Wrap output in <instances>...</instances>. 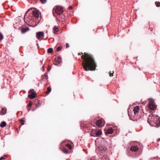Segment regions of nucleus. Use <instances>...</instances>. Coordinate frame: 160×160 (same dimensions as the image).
<instances>
[{"label":"nucleus","mask_w":160,"mask_h":160,"mask_svg":"<svg viewBox=\"0 0 160 160\" xmlns=\"http://www.w3.org/2000/svg\"><path fill=\"white\" fill-rule=\"evenodd\" d=\"M6 156V155H4L3 156L1 157L0 158V160H2L3 159L5 158Z\"/></svg>","instance_id":"7c9ffc66"},{"label":"nucleus","mask_w":160,"mask_h":160,"mask_svg":"<svg viewBox=\"0 0 160 160\" xmlns=\"http://www.w3.org/2000/svg\"><path fill=\"white\" fill-rule=\"evenodd\" d=\"M27 18V16L25 15L24 17L25 19H26V18Z\"/></svg>","instance_id":"a19ab883"},{"label":"nucleus","mask_w":160,"mask_h":160,"mask_svg":"<svg viewBox=\"0 0 160 160\" xmlns=\"http://www.w3.org/2000/svg\"><path fill=\"white\" fill-rule=\"evenodd\" d=\"M68 9H72V6H69V7H68Z\"/></svg>","instance_id":"f704fd0d"},{"label":"nucleus","mask_w":160,"mask_h":160,"mask_svg":"<svg viewBox=\"0 0 160 160\" xmlns=\"http://www.w3.org/2000/svg\"><path fill=\"white\" fill-rule=\"evenodd\" d=\"M29 30V28L28 27L23 28H22L21 31L22 33H24L28 31Z\"/></svg>","instance_id":"4468645a"},{"label":"nucleus","mask_w":160,"mask_h":160,"mask_svg":"<svg viewBox=\"0 0 160 160\" xmlns=\"http://www.w3.org/2000/svg\"><path fill=\"white\" fill-rule=\"evenodd\" d=\"M106 150V148L103 146H100L96 148V152L98 154L102 155Z\"/></svg>","instance_id":"20e7f679"},{"label":"nucleus","mask_w":160,"mask_h":160,"mask_svg":"<svg viewBox=\"0 0 160 160\" xmlns=\"http://www.w3.org/2000/svg\"><path fill=\"white\" fill-rule=\"evenodd\" d=\"M62 49V47H58L57 49H56V51H57V52H59V51H60V50H61V49Z\"/></svg>","instance_id":"c85d7f7f"},{"label":"nucleus","mask_w":160,"mask_h":160,"mask_svg":"<svg viewBox=\"0 0 160 160\" xmlns=\"http://www.w3.org/2000/svg\"><path fill=\"white\" fill-rule=\"evenodd\" d=\"M66 147L69 149H71L72 148V146L69 144H67L66 145Z\"/></svg>","instance_id":"5701e85b"},{"label":"nucleus","mask_w":160,"mask_h":160,"mask_svg":"<svg viewBox=\"0 0 160 160\" xmlns=\"http://www.w3.org/2000/svg\"><path fill=\"white\" fill-rule=\"evenodd\" d=\"M102 120L100 119L98 120L96 122V125L98 127H101L102 125Z\"/></svg>","instance_id":"f3484780"},{"label":"nucleus","mask_w":160,"mask_h":160,"mask_svg":"<svg viewBox=\"0 0 160 160\" xmlns=\"http://www.w3.org/2000/svg\"><path fill=\"white\" fill-rule=\"evenodd\" d=\"M63 12V10L62 8L59 6H56L53 9V14L54 17H56L57 16L56 14L57 15L62 14Z\"/></svg>","instance_id":"7ed1b4c3"},{"label":"nucleus","mask_w":160,"mask_h":160,"mask_svg":"<svg viewBox=\"0 0 160 160\" xmlns=\"http://www.w3.org/2000/svg\"><path fill=\"white\" fill-rule=\"evenodd\" d=\"M155 4L157 7H159L160 6V2H156Z\"/></svg>","instance_id":"393cba45"},{"label":"nucleus","mask_w":160,"mask_h":160,"mask_svg":"<svg viewBox=\"0 0 160 160\" xmlns=\"http://www.w3.org/2000/svg\"><path fill=\"white\" fill-rule=\"evenodd\" d=\"M48 91L46 92V93L47 94H48L50 92L51 89L49 87H48Z\"/></svg>","instance_id":"b1692460"},{"label":"nucleus","mask_w":160,"mask_h":160,"mask_svg":"<svg viewBox=\"0 0 160 160\" xmlns=\"http://www.w3.org/2000/svg\"><path fill=\"white\" fill-rule=\"evenodd\" d=\"M148 122L152 126L159 127L160 126V118L157 115L152 114L149 115Z\"/></svg>","instance_id":"f03ea898"},{"label":"nucleus","mask_w":160,"mask_h":160,"mask_svg":"<svg viewBox=\"0 0 160 160\" xmlns=\"http://www.w3.org/2000/svg\"><path fill=\"white\" fill-rule=\"evenodd\" d=\"M42 36L44 37V33L42 32H38L36 33V37L38 40H40V37Z\"/></svg>","instance_id":"9b49d317"},{"label":"nucleus","mask_w":160,"mask_h":160,"mask_svg":"<svg viewBox=\"0 0 160 160\" xmlns=\"http://www.w3.org/2000/svg\"><path fill=\"white\" fill-rule=\"evenodd\" d=\"M7 112V109L5 108H2L1 111V115H3L5 114Z\"/></svg>","instance_id":"dca6fc26"},{"label":"nucleus","mask_w":160,"mask_h":160,"mask_svg":"<svg viewBox=\"0 0 160 160\" xmlns=\"http://www.w3.org/2000/svg\"><path fill=\"white\" fill-rule=\"evenodd\" d=\"M29 93H31L30 94L28 95V97L31 99H33L35 97L36 95L34 92L33 90H32L29 91Z\"/></svg>","instance_id":"9d476101"},{"label":"nucleus","mask_w":160,"mask_h":160,"mask_svg":"<svg viewBox=\"0 0 160 160\" xmlns=\"http://www.w3.org/2000/svg\"><path fill=\"white\" fill-rule=\"evenodd\" d=\"M114 73L113 71H112V73L111 72V71L109 72V74L110 77H112L113 76V73Z\"/></svg>","instance_id":"c756f323"},{"label":"nucleus","mask_w":160,"mask_h":160,"mask_svg":"<svg viewBox=\"0 0 160 160\" xmlns=\"http://www.w3.org/2000/svg\"><path fill=\"white\" fill-rule=\"evenodd\" d=\"M102 158V160H110V159L107 156H103Z\"/></svg>","instance_id":"aec40b11"},{"label":"nucleus","mask_w":160,"mask_h":160,"mask_svg":"<svg viewBox=\"0 0 160 160\" xmlns=\"http://www.w3.org/2000/svg\"><path fill=\"white\" fill-rule=\"evenodd\" d=\"M128 113L130 119L132 120H134L135 118L137 117V116L138 115L133 111L132 110L131 111V110L129 109L128 110Z\"/></svg>","instance_id":"39448f33"},{"label":"nucleus","mask_w":160,"mask_h":160,"mask_svg":"<svg viewBox=\"0 0 160 160\" xmlns=\"http://www.w3.org/2000/svg\"><path fill=\"white\" fill-rule=\"evenodd\" d=\"M130 150L131 151L133 152H134L135 153L134 155V156H133L134 157H138L140 154V153L137 152L138 150V148L137 146H132L130 148Z\"/></svg>","instance_id":"423d86ee"},{"label":"nucleus","mask_w":160,"mask_h":160,"mask_svg":"<svg viewBox=\"0 0 160 160\" xmlns=\"http://www.w3.org/2000/svg\"><path fill=\"white\" fill-rule=\"evenodd\" d=\"M47 0H40V2L42 3H44L46 2Z\"/></svg>","instance_id":"2f4dec72"},{"label":"nucleus","mask_w":160,"mask_h":160,"mask_svg":"<svg viewBox=\"0 0 160 160\" xmlns=\"http://www.w3.org/2000/svg\"><path fill=\"white\" fill-rule=\"evenodd\" d=\"M20 122L22 125L24 124V120L23 119H22L20 120Z\"/></svg>","instance_id":"bb28decb"},{"label":"nucleus","mask_w":160,"mask_h":160,"mask_svg":"<svg viewBox=\"0 0 160 160\" xmlns=\"http://www.w3.org/2000/svg\"><path fill=\"white\" fill-rule=\"evenodd\" d=\"M148 108L151 110H154L156 108V106L154 104V102H150L148 104Z\"/></svg>","instance_id":"0eeeda50"},{"label":"nucleus","mask_w":160,"mask_h":160,"mask_svg":"<svg viewBox=\"0 0 160 160\" xmlns=\"http://www.w3.org/2000/svg\"><path fill=\"white\" fill-rule=\"evenodd\" d=\"M140 107L139 106H137L132 109V111H133L138 115V111Z\"/></svg>","instance_id":"f8f14e48"},{"label":"nucleus","mask_w":160,"mask_h":160,"mask_svg":"<svg viewBox=\"0 0 160 160\" xmlns=\"http://www.w3.org/2000/svg\"><path fill=\"white\" fill-rule=\"evenodd\" d=\"M32 102H29V104L28 105V108H30L32 106Z\"/></svg>","instance_id":"473e14b6"},{"label":"nucleus","mask_w":160,"mask_h":160,"mask_svg":"<svg viewBox=\"0 0 160 160\" xmlns=\"http://www.w3.org/2000/svg\"><path fill=\"white\" fill-rule=\"evenodd\" d=\"M28 111H29L30 110V109H28Z\"/></svg>","instance_id":"37998d69"},{"label":"nucleus","mask_w":160,"mask_h":160,"mask_svg":"<svg viewBox=\"0 0 160 160\" xmlns=\"http://www.w3.org/2000/svg\"><path fill=\"white\" fill-rule=\"evenodd\" d=\"M34 110H35L34 109H32V111H34Z\"/></svg>","instance_id":"79ce46f5"},{"label":"nucleus","mask_w":160,"mask_h":160,"mask_svg":"<svg viewBox=\"0 0 160 160\" xmlns=\"http://www.w3.org/2000/svg\"><path fill=\"white\" fill-rule=\"evenodd\" d=\"M102 134V132L100 131H98L95 133V134L93 136L95 137H97Z\"/></svg>","instance_id":"6ab92c4d"},{"label":"nucleus","mask_w":160,"mask_h":160,"mask_svg":"<svg viewBox=\"0 0 160 160\" xmlns=\"http://www.w3.org/2000/svg\"><path fill=\"white\" fill-rule=\"evenodd\" d=\"M48 70L49 71H50V69H51V68H48Z\"/></svg>","instance_id":"58836bf2"},{"label":"nucleus","mask_w":160,"mask_h":160,"mask_svg":"<svg viewBox=\"0 0 160 160\" xmlns=\"http://www.w3.org/2000/svg\"><path fill=\"white\" fill-rule=\"evenodd\" d=\"M6 123L5 121L2 122H1L0 126L1 128H3L6 125Z\"/></svg>","instance_id":"a211bd4d"},{"label":"nucleus","mask_w":160,"mask_h":160,"mask_svg":"<svg viewBox=\"0 0 160 160\" xmlns=\"http://www.w3.org/2000/svg\"><path fill=\"white\" fill-rule=\"evenodd\" d=\"M62 150V152L64 153H68V150L67 149L63 148Z\"/></svg>","instance_id":"4be33fe9"},{"label":"nucleus","mask_w":160,"mask_h":160,"mask_svg":"<svg viewBox=\"0 0 160 160\" xmlns=\"http://www.w3.org/2000/svg\"><path fill=\"white\" fill-rule=\"evenodd\" d=\"M55 17H56L58 20L60 21L63 22L65 21V16L62 13L57 15Z\"/></svg>","instance_id":"1a4fd4ad"},{"label":"nucleus","mask_w":160,"mask_h":160,"mask_svg":"<svg viewBox=\"0 0 160 160\" xmlns=\"http://www.w3.org/2000/svg\"><path fill=\"white\" fill-rule=\"evenodd\" d=\"M61 61V58L60 57H55L54 59L53 63L55 65H57L59 64Z\"/></svg>","instance_id":"6e6552de"},{"label":"nucleus","mask_w":160,"mask_h":160,"mask_svg":"<svg viewBox=\"0 0 160 160\" xmlns=\"http://www.w3.org/2000/svg\"><path fill=\"white\" fill-rule=\"evenodd\" d=\"M33 16L37 18H39V12L37 11H33L32 12Z\"/></svg>","instance_id":"ddd939ff"},{"label":"nucleus","mask_w":160,"mask_h":160,"mask_svg":"<svg viewBox=\"0 0 160 160\" xmlns=\"http://www.w3.org/2000/svg\"><path fill=\"white\" fill-rule=\"evenodd\" d=\"M113 132V130L112 128L108 129L105 132L106 134H111Z\"/></svg>","instance_id":"2eb2a0df"},{"label":"nucleus","mask_w":160,"mask_h":160,"mask_svg":"<svg viewBox=\"0 0 160 160\" xmlns=\"http://www.w3.org/2000/svg\"><path fill=\"white\" fill-rule=\"evenodd\" d=\"M152 99H149V101L150 102H152Z\"/></svg>","instance_id":"c9c22d12"},{"label":"nucleus","mask_w":160,"mask_h":160,"mask_svg":"<svg viewBox=\"0 0 160 160\" xmlns=\"http://www.w3.org/2000/svg\"><path fill=\"white\" fill-rule=\"evenodd\" d=\"M69 46V45L68 44V43H67V44H66V48H68Z\"/></svg>","instance_id":"e433bc0d"},{"label":"nucleus","mask_w":160,"mask_h":160,"mask_svg":"<svg viewBox=\"0 0 160 160\" xmlns=\"http://www.w3.org/2000/svg\"><path fill=\"white\" fill-rule=\"evenodd\" d=\"M160 141V138H159L157 139V142Z\"/></svg>","instance_id":"4c0bfd02"},{"label":"nucleus","mask_w":160,"mask_h":160,"mask_svg":"<svg viewBox=\"0 0 160 160\" xmlns=\"http://www.w3.org/2000/svg\"><path fill=\"white\" fill-rule=\"evenodd\" d=\"M3 35L0 33V42L3 39Z\"/></svg>","instance_id":"cd10ccee"},{"label":"nucleus","mask_w":160,"mask_h":160,"mask_svg":"<svg viewBox=\"0 0 160 160\" xmlns=\"http://www.w3.org/2000/svg\"><path fill=\"white\" fill-rule=\"evenodd\" d=\"M81 58L84 60V62L82 63V64L85 71L95 70L96 65L92 56L85 52L84 55L81 56Z\"/></svg>","instance_id":"f257e3e1"},{"label":"nucleus","mask_w":160,"mask_h":160,"mask_svg":"<svg viewBox=\"0 0 160 160\" xmlns=\"http://www.w3.org/2000/svg\"><path fill=\"white\" fill-rule=\"evenodd\" d=\"M117 128V127H114V129H116Z\"/></svg>","instance_id":"ea45409f"},{"label":"nucleus","mask_w":160,"mask_h":160,"mask_svg":"<svg viewBox=\"0 0 160 160\" xmlns=\"http://www.w3.org/2000/svg\"><path fill=\"white\" fill-rule=\"evenodd\" d=\"M44 76L46 78H47L48 77V74L47 73H45L44 74Z\"/></svg>","instance_id":"72a5a7b5"},{"label":"nucleus","mask_w":160,"mask_h":160,"mask_svg":"<svg viewBox=\"0 0 160 160\" xmlns=\"http://www.w3.org/2000/svg\"><path fill=\"white\" fill-rule=\"evenodd\" d=\"M53 30L55 31L58 32V28L55 26L53 28Z\"/></svg>","instance_id":"a878e982"},{"label":"nucleus","mask_w":160,"mask_h":160,"mask_svg":"<svg viewBox=\"0 0 160 160\" xmlns=\"http://www.w3.org/2000/svg\"><path fill=\"white\" fill-rule=\"evenodd\" d=\"M53 51V49L52 48H50L48 49V53H52Z\"/></svg>","instance_id":"412c9836"}]
</instances>
